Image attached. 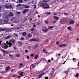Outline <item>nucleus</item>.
I'll return each instance as SVG.
<instances>
[{
    "mask_svg": "<svg viewBox=\"0 0 79 79\" xmlns=\"http://www.w3.org/2000/svg\"><path fill=\"white\" fill-rule=\"evenodd\" d=\"M45 2H44V0L42 2V3L41 4V6H46V5H47V3L45 2Z\"/></svg>",
    "mask_w": 79,
    "mask_h": 79,
    "instance_id": "1",
    "label": "nucleus"
},
{
    "mask_svg": "<svg viewBox=\"0 0 79 79\" xmlns=\"http://www.w3.org/2000/svg\"><path fill=\"white\" fill-rule=\"evenodd\" d=\"M6 44H7V46L9 47H11V45H12V43H11L8 42V41H6Z\"/></svg>",
    "mask_w": 79,
    "mask_h": 79,
    "instance_id": "2",
    "label": "nucleus"
},
{
    "mask_svg": "<svg viewBox=\"0 0 79 79\" xmlns=\"http://www.w3.org/2000/svg\"><path fill=\"white\" fill-rule=\"evenodd\" d=\"M5 7L6 8H10V9H11V8H12V7H11V5H10L8 6H5Z\"/></svg>",
    "mask_w": 79,
    "mask_h": 79,
    "instance_id": "3",
    "label": "nucleus"
},
{
    "mask_svg": "<svg viewBox=\"0 0 79 79\" xmlns=\"http://www.w3.org/2000/svg\"><path fill=\"white\" fill-rule=\"evenodd\" d=\"M1 51L4 53V54H8V52L4 50L3 49H1Z\"/></svg>",
    "mask_w": 79,
    "mask_h": 79,
    "instance_id": "4",
    "label": "nucleus"
},
{
    "mask_svg": "<svg viewBox=\"0 0 79 79\" xmlns=\"http://www.w3.org/2000/svg\"><path fill=\"white\" fill-rule=\"evenodd\" d=\"M45 73H42L38 77V78H40V77H41L43 75H44V74H45Z\"/></svg>",
    "mask_w": 79,
    "mask_h": 79,
    "instance_id": "5",
    "label": "nucleus"
},
{
    "mask_svg": "<svg viewBox=\"0 0 79 79\" xmlns=\"http://www.w3.org/2000/svg\"><path fill=\"white\" fill-rule=\"evenodd\" d=\"M42 31L43 32H48V29L47 28H46L45 29H42Z\"/></svg>",
    "mask_w": 79,
    "mask_h": 79,
    "instance_id": "6",
    "label": "nucleus"
},
{
    "mask_svg": "<svg viewBox=\"0 0 79 79\" xmlns=\"http://www.w3.org/2000/svg\"><path fill=\"white\" fill-rule=\"evenodd\" d=\"M30 42H34L37 41V40L34 39H31L29 40Z\"/></svg>",
    "mask_w": 79,
    "mask_h": 79,
    "instance_id": "7",
    "label": "nucleus"
},
{
    "mask_svg": "<svg viewBox=\"0 0 79 79\" xmlns=\"http://www.w3.org/2000/svg\"><path fill=\"white\" fill-rule=\"evenodd\" d=\"M18 43L19 46H21L23 44V43L20 41H18Z\"/></svg>",
    "mask_w": 79,
    "mask_h": 79,
    "instance_id": "8",
    "label": "nucleus"
},
{
    "mask_svg": "<svg viewBox=\"0 0 79 79\" xmlns=\"http://www.w3.org/2000/svg\"><path fill=\"white\" fill-rule=\"evenodd\" d=\"M54 19H56V20H59V17H58L57 16H54Z\"/></svg>",
    "mask_w": 79,
    "mask_h": 79,
    "instance_id": "9",
    "label": "nucleus"
},
{
    "mask_svg": "<svg viewBox=\"0 0 79 79\" xmlns=\"http://www.w3.org/2000/svg\"><path fill=\"white\" fill-rule=\"evenodd\" d=\"M70 24H73L74 23V20H72L70 22Z\"/></svg>",
    "mask_w": 79,
    "mask_h": 79,
    "instance_id": "10",
    "label": "nucleus"
},
{
    "mask_svg": "<svg viewBox=\"0 0 79 79\" xmlns=\"http://www.w3.org/2000/svg\"><path fill=\"white\" fill-rule=\"evenodd\" d=\"M8 46L7 44H5V46L3 47V48L5 49H6V48H8Z\"/></svg>",
    "mask_w": 79,
    "mask_h": 79,
    "instance_id": "11",
    "label": "nucleus"
},
{
    "mask_svg": "<svg viewBox=\"0 0 79 79\" xmlns=\"http://www.w3.org/2000/svg\"><path fill=\"white\" fill-rule=\"evenodd\" d=\"M35 67V65H34V64H32L31 65L30 68L31 69H32V68H34Z\"/></svg>",
    "mask_w": 79,
    "mask_h": 79,
    "instance_id": "12",
    "label": "nucleus"
},
{
    "mask_svg": "<svg viewBox=\"0 0 79 79\" xmlns=\"http://www.w3.org/2000/svg\"><path fill=\"white\" fill-rule=\"evenodd\" d=\"M11 37V36H7L6 37L5 39H10Z\"/></svg>",
    "mask_w": 79,
    "mask_h": 79,
    "instance_id": "13",
    "label": "nucleus"
},
{
    "mask_svg": "<svg viewBox=\"0 0 79 79\" xmlns=\"http://www.w3.org/2000/svg\"><path fill=\"white\" fill-rule=\"evenodd\" d=\"M23 0H18L17 3H22Z\"/></svg>",
    "mask_w": 79,
    "mask_h": 79,
    "instance_id": "14",
    "label": "nucleus"
},
{
    "mask_svg": "<svg viewBox=\"0 0 79 79\" xmlns=\"http://www.w3.org/2000/svg\"><path fill=\"white\" fill-rule=\"evenodd\" d=\"M28 37H32V34L31 33H28Z\"/></svg>",
    "mask_w": 79,
    "mask_h": 79,
    "instance_id": "15",
    "label": "nucleus"
},
{
    "mask_svg": "<svg viewBox=\"0 0 79 79\" xmlns=\"http://www.w3.org/2000/svg\"><path fill=\"white\" fill-rule=\"evenodd\" d=\"M10 67L9 66L7 67L5 69L6 71H8L9 69H10Z\"/></svg>",
    "mask_w": 79,
    "mask_h": 79,
    "instance_id": "16",
    "label": "nucleus"
},
{
    "mask_svg": "<svg viewBox=\"0 0 79 79\" xmlns=\"http://www.w3.org/2000/svg\"><path fill=\"white\" fill-rule=\"evenodd\" d=\"M27 11H28V10L27 9H26L24 10L23 11V13H26V12H27Z\"/></svg>",
    "mask_w": 79,
    "mask_h": 79,
    "instance_id": "17",
    "label": "nucleus"
},
{
    "mask_svg": "<svg viewBox=\"0 0 79 79\" xmlns=\"http://www.w3.org/2000/svg\"><path fill=\"white\" fill-rule=\"evenodd\" d=\"M53 28V26H48V29H51L52 28Z\"/></svg>",
    "mask_w": 79,
    "mask_h": 79,
    "instance_id": "18",
    "label": "nucleus"
},
{
    "mask_svg": "<svg viewBox=\"0 0 79 79\" xmlns=\"http://www.w3.org/2000/svg\"><path fill=\"white\" fill-rule=\"evenodd\" d=\"M52 74H53V73H54V72H55V69H54V68L52 69Z\"/></svg>",
    "mask_w": 79,
    "mask_h": 79,
    "instance_id": "19",
    "label": "nucleus"
},
{
    "mask_svg": "<svg viewBox=\"0 0 79 79\" xmlns=\"http://www.w3.org/2000/svg\"><path fill=\"white\" fill-rule=\"evenodd\" d=\"M11 41L13 44H15V40H11Z\"/></svg>",
    "mask_w": 79,
    "mask_h": 79,
    "instance_id": "20",
    "label": "nucleus"
},
{
    "mask_svg": "<svg viewBox=\"0 0 79 79\" xmlns=\"http://www.w3.org/2000/svg\"><path fill=\"white\" fill-rule=\"evenodd\" d=\"M38 58V55L37 54H36L35 55V59H37Z\"/></svg>",
    "mask_w": 79,
    "mask_h": 79,
    "instance_id": "21",
    "label": "nucleus"
},
{
    "mask_svg": "<svg viewBox=\"0 0 79 79\" xmlns=\"http://www.w3.org/2000/svg\"><path fill=\"white\" fill-rule=\"evenodd\" d=\"M22 35L23 36L26 35V32H23L22 33Z\"/></svg>",
    "mask_w": 79,
    "mask_h": 79,
    "instance_id": "22",
    "label": "nucleus"
},
{
    "mask_svg": "<svg viewBox=\"0 0 79 79\" xmlns=\"http://www.w3.org/2000/svg\"><path fill=\"white\" fill-rule=\"evenodd\" d=\"M45 15H51V12H48L45 13Z\"/></svg>",
    "mask_w": 79,
    "mask_h": 79,
    "instance_id": "23",
    "label": "nucleus"
},
{
    "mask_svg": "<svg viewBox=\"0 0 79 79\" xmlns=\"http://www.w3.org/2000/svg\"><path fill=\"white\" fill-rule=\"evenodd\" d=\"M30 7V6H25V8H29Z\"/></svg>",
    "mask_w": 79,
    "mask_h": 79,
    "instance_id": "24",
    "label": "nucleus"
},
{
    "mask_svg": "<svg viewBox=\"0 0 79 79\" xmlns=\"http://www.w3.org/2000/svg\"><path fill=\"white\" fill-rule=\"evenodd\" d=\"M13 15V14L12 13H9V16H12Z\"/></svg>",
    "mask_w": 79,
    "mask_h": 79,
    "instance_id": "25",
    "label": "nucleus"
},
{
    "mask_svg": "<svg viewBox=\"0 0 79 79\" xmlns=\"http://www.w3.org/2000/svg\"><path fill=\"white\" fill-rule=\"evenodd\" d=\"M67 29L68 30H70L71 29V27H67Z\"/></svg>",
    "mask_w": 79,
    "mask_h": 79,
    "instance_id": "26",
    "label": "nucleus"
},
{
    "mask_svg": "<svg viewBox=\"0 0 79 79\" xmlns=\"http://www.w3.org/2000/svg\"><path fill=\"white\" fill-rule=\"evenodd\" d=\"M13 35L15 37H17V36H18V35L16 34V33H14L13 34Z\"/></svg>",
    "mask_w": 79,
    "mask_h": 79,
    "instance_id": "27",
    "label": "nucleus"
},
{
    "mask_svg": "<svg viewBox=\"0 0 79 79\" xmlns=\"http://www.w3.org/2000/svg\"><path fill=\"white\" fill-rule=\"evenodd\" d=\"M23 73H24V72H21V73L20 74V76H23Z\"/></svg>",
    "mask_w": 79,
    "mask_h": 79,
    "instance_id": "28",
    "label": "nucleus"
},
{
    "mask_svg": "<svg viewBox=\"0 0 79 79\" xmlns=\"http://www.w3.org/2000/svg\"><path fill=\"white\" fill-rule=\"evenodd\" d=\"M78 76H79V74H78V73H77V74H76V75H75V77H78Z\"/></svg>",
    "mask_w": 79,
    "mask_h": 79,
    "instance_id": "29",
    "label": "nucleus"
},
{
    "mask_svg": "<svg viewBox=\"0 0 79 79\" xmlns=\"http://www.w3.org/2000/svg\"><path fill=\"white\" fill-rule=\"evenodd\" d=\"M50 0H43V2H49Z\"/></svg>",
    "mask_w": 79,
    "mask_h": 79,
    "instance_id": "30",
    "label": "nucleus"
},
{
    "mask_svg": "<svg viewBox=\"0 0 79 79\" xmlns=\"http://www.w3.org/2000/svg\"><path fill=\"white\" fill-rule=\"evenodd\" d=\"M24 39V38L23 37H21V38L20 39V40H23Z\"/></svg>",
    "mask_w": 79,
    "mask_h": 79,
    "instance_id": "31",
    "label": "nucleus"
},
{
    "mask_svg": "<svg viewBox=\"0 0 79 79\" xmlns=\"http://www.w3.org/2000/svg\"><path fill=\"white\" fill-rule=\"evenodd\" d=\"M34 28H33L31 29V31H34Z\"/></svg>",
    "mask_w": 79,
    "mask_h": 79,
    "instance_id": "32",
    "label": "nucleus"
},
{
    "mask_svg": "<svg viewBox=\"0 0 79 79\" xmlns=\"http://www.w3.org/2000/svg\"><path fill=\"white\" fill-rule=\"evenodd\" d=\"M45 23L46 24H48V22L47 21H45Z\"/></svg>",
    "mask_w": 79,
    "mask_h": 79,
    "instance_id": "33",
    "label": "nucleus"
},
{
    "mask_svg": "<svg viewBox=\"0 0 79 79\" xmlns=\"http://www.w3.org/2000/svg\"><path fill=\"white\" fill-rule=\"evenodd\" d=\"M62 45H63V47H66V45L65 44H62Z\"/></svg>",
    "mask_w": 79,
    "mask_h": 79,
    "instance_id": "34",
    "label": "nucleus"
},
{
    "mask_svg": "<svg viewBox=\"0 0 79 79\" xmlns=\"http://www.w3.org/2000/svg\"><path fill=\"white\" fill-rule=\"evenodd\" d=\"M21 6V4H19V5H17V7H18V6Z\"/></svg>",
    "mask_w": 79,
    "mask_h": 79,
    "instance_id": "35",
    "label": "nucleus"
},
{
    "mask_svg": "<svg viewBox=\"0 0 79 79\" xmlns=\"http://www.w3.org/2000/svg\"><path fill=\"white\" fill-rule=\"evenodd\" d=\"M64 15H65V16H66L67 15H68V13H64Z\"/></svg>",
    "mask_w": 79,
    "mask_h": 79,
    "instance_id": "36",
    "label": "nucleus"
},
{
    "mask_svg": "<svg viewBox=\"0 0 79 79\" xmlns=\"http://www.w3.org/2000/svg\"><path fill=\"white\" fill-rule=\"evenodd\" d=\"M59 47H63V44H60L59 45Z\"/></svg>",
    "mask_w": 79,
    "mask_h": 79,
    "instance_id": "37",
    "label": "nucleus"
},
{
    "mask_svg": "<svg viewBox=\"0 0 79 79\" xmlns=\"http://www.w3.org/2000/svg\"><path fill=\"white\" fill-rule=\"evenodd\" d=\"M59 42H58V41H57L56 42V44H57V45H59V44L58 43Z\"/></svg>",
    "mask_w": 79,
    "mask_h": 79,
    "instance_id": "38",
    "label": "nucleus"
},
{
    "mask_svg": "<svg viewBox=\"0 0 79 79\" xmlns=\"http://www.w3.org/2000/svg\"><path fill=\"white\" fill-rule=\"evenodd\" d=\"M49 7L48 6V7H44V9H45L46 8H48Z\"/></svg>",
    "mask_w": 79,
    "mask_h": 79,
    "instance_id": "39",
    "label": "nucleus"
},
{
    "mask_svg": "<svg viewBox=\"0 0 79 79\" xmlns=\"http://www.w3.org/2000/svg\"><path fill=\"white\" fill-rule=\"evenodd\" d=\"M56 23V21H54L53 22V23L54 24H55V23Z\"/></svg>",
    "mask_w": 79,
    "mask_h": 79,
    "instance_id": "40",
    "label": "nucleus"
},
{
    "mask_svg": "<svg viewBox=\"0 0 79 79\" xmlns=\"http://www.w3.org/2000/svg\"><path fill=\"white\" fill-rule=\"evenodd\" d=\"M64 73H68V71H64Z\"/></svg>",
    "mask_w": 79,
    "mask_h": 79,
    "instance_id": "41",
    "label": "nucleus"
},
{
    "mask_svg": "<svg viewBox=\"0 0 79 79\" xmlns=\"http://www.w3.org/2000/svg\"><path fill=\"white\" fill-rule=\"evenodd\" d=\"M51 61V60H48V62H49V63H50Z\"/></svg>",
    "mask_w": 79,
    "mask_h": 79,
    "instance_id": "42",
    "label": "nucleus"
},
{
    "mask_svg": "<svg viewBox=\"0 0 79 79\" xmlns=\"http://www.w3.org/2000/svg\"><path fill=\"white\" fill-rule=\"evenodd\" d=\"M27 59H29V56H27Z\"/></svg>",
    "mask_w": 79,
    "mask_h": 79,
    "instance_id": "43",
    "label": "nucleus"
},
{
    "mask_svg": "<svg viewBox=\"0 0 79 79\" xmlns=\"http://www.w3.org/2000/svg\"><path fill=\"white\" fill-rule=\"evenodd\" d=\"M43 52H45V49H43Z\"/></svg>",
    "mask_w": 79,
    "mask_h": 79,
    "instance_id": "44",
    "label": "nucleus"
},
{
    "mask_svg": "<svg viewBox=\"0 0 79 79\" xmlns=\"http://www.w3.org/2000/svg\"><path fill=\"white\" fill-rule=\"evenodd\" d=\"M34 56V54H31V56Z\"/></svg>",
    "mask_w": 79,
    "mask_h": 79,
    "instance_id": "45",
    "label": "nucleus"
},
{
    "mask_svg": "<svg viewBox=\"0 0 79 79\" xmlns=\"http://www.w3.org/2000/svg\"><path fill=\"white\" fill-rule=\"evenodd\" d=\"M40 23H37V25H39V24H40Z\"/></svg>",
    "mask_w": 79,
    "mask_h": 79,
    "instance_id": "46",
    "label": "nucleus"
},
{
    "mask_svg": "<svg viewBox=\"0 0 79 79\" xmlns=\"http://www.w3.org/2000/svg\"><path fill=\"white\" fill-rule=\"evenodd\" d=\"M27 52H28V51H27V50H26L25 51V52H26V53H27Z\"/></svg>",
    "mask_w": 79,
    "mask_h": 79,
    "instance_id": "47",
    "label": "nucleus"
},
{
    "mask_svg": "<svg viewBox=\"0 0 79 79\" xmlns=\"http://www.w3.org/2000/svg\"><path fill=\"white\" fill-rule=\"evenodd\" d=\"M14 18H12L11 20H12V21H13V20L14 19Z\"/></svg>",
    "mask_w": 79,
    "mask_h": 79,
    "instance_id": "48",
    "label": "nucleus"
},
{
    "mask_svg": "<svg viewBox=\"0 0 79 79\" xmlns=\"http://www.w3.org/2000/svg\"><path fill=\"white\" fill-rule=\"evenodd\" d=\"M48 40H46V42H48Z\"/></svg>",
    "mask_w": 79,
    "mask_h": 79,
    "instance_id": "49",
    "label": "nucleus"
},
{
    "mask_svg": "<svg viewBox=\"0 0 79 79\" xmlns=\"http://www.w3.org/2000/svg\"><path fill=\"white\" fill-rule=\"evenodd\" d=\"M77 26H79V23L77 24Z\"/></svg>",
    "mask_w": 79,
    "mask_h": 79,
    "instance_id": "50",
    "label": "nucleus"
},
{
    "mask_svg": "<svg viewBox=\"0 0 79 79\" xmlns=\"http://www.w3.org/2000/svg\"><path fill=\"white\" fill-rule=\"evenodd\" d=\"M48 77H45V79H48Z\"/></svg>",
    "mask_w": 79,
    "mask_h": 79,
    "instance_id": "51",
    "label": "nucleus"
},
{
    "mask_svg": "<svg viewBox=\"0 0 79 79\" xmlns=\"http://www.w3.org/2000/svg\"><path fill=\"white\" fill-rule=\"evenodd\" d=\"M23 65V64H20V65L21 66H22Z\"/></svg>",
    "mask_w": 79,
    "mask_h": 79,
    "instance_id": "52",
    "label": "nucleus"
},
{
    "mask_svg": "<svg viewBox=\"0 0 79 79\" xmlns=\"http://www.w3.org/2000/svg\"><path fill=\"white\" fill-rule=\"evenodd\" d=\"M53 73H51L50 74V76H52V75H53Z\"/></svg>",
    "mask_w": 79,
    "mask_h": 79,
    "instance_id": "53",
    "label": "nucleus"
},
{
    "mask_svg": "<svg viewBox=\"0 0 79 79\" xmlns=\"http://www.w3.org/2000/svg\"><path fill=\"white\" fill-rule=\"evenodd\" d=\"M24 1H25V2H27V1H28V0H24Z\"/></svg>",
    "mask_w": 79,
    "mask_h": 79,
    "instance_id": "54",
    "label": "nucleus"
},
{
    "mask_svg": "<svg viewBox=\"0 0 79 79\" xmlns=\"http://www.w3.org/2000/svg\"><path fill=\"white\" fill-rule=\"evenodd\" d=\"M76 60V58H73V60Z\"/></svg>",
    "mask_w": 79,
    "mask_h": 79,
    "instance_id": "55",
    "label": "nucleus"
},
{
    "mask_svg": "<svg viewBox=\"0 0 79 79\" xmlns=\"http://www.w3.org/2000/svg\"><path fill=\"white\" fill-rule=\"evenodd\" d=\"M20 77H20V76L18 77V79H19V78H20Z\"/></svg>",
    "mask_w": 79,
    "mask_h": 79,
    "instance_id": "56",
    "label": "nucleus"
},
{
    "mask_svg": "<svg viewBox=\"0 0 79 79\" xmlns=\"http://www.w3.org/2000/svg\"><path fill=\"white\" fill-rule=\"evenodd\" d=\"M78 66H79V62H78Z\"/></svg>",
    "mask_w": 79,
    "mask_h": 79,
    "instance_id": "57",
    "label": "nucleus"
},
{
    "mask_svg": "<svg viewBox=\"0 0 79 79\" xmlns=\"http://www.w3.org/2000/svg\"><path fill=\"white\" fill-rule=\"evenodd\" d=\"M15 76H16V75H14V77H15Z\"/></svg>",
    "mask_w": 79,
    "mask_h": 79,
    "instance_id": "58",
    "label": "nucleus"
},
{
    "mask_svg": "<svg viewBox=\"0 0 79 79\" xmlns=\"http://www.w3.org/2000/svg\"><path fill=\"white\" fill-rule=\"evenodd\" d=\"M33 27H35V24L34 25Z\"/></svg>",
    "mask_w": 79,
    "mask_h": 79,
    "instance_id": "59",
    "label": "nucleus"
},
{
    "mask_svg": "<svg viewBox=\"0 0 79 79\" xmlns=\"http://www.w3.org/2000/svg\"><path fill=\"white\" fill-rule=\"evenodd\" d=\"M35 48H37V46H36Z\"/></svg>",
    "mask_w": 79,
    "mask_h": 79,
    "instance_id": "60",
    "label": "nucleus"
},
{
    "mask_svg": "<svg viewBox=\"0 0 79 79\" xmlns=\"http://www.w3.org/2000/svg\"><path fill=\"white\" fill-rule=\"evenodd\" d=\"M34 8H36V6L34 5Z\"/></svg>",
    "mask_w": 79,
    "mask_h": 79,
    "instance_id": "61",
    "label": "nucleus"
},
{
    "mask_svg": "<svg viewBox=\"0 0 79 79\" xmlns=\"http://www.w3.org/2000/svg\"><path fill=\"white\" fill-rule=\"evenodd\" d=\"M31 20H32V19L31 18V19H30V21H31Z\"/></svg>",
    "mask_w": 79,
    "mask_h": 79,
    "instance_id": "62",
    "label": "nucleus"
},
{
    "mask_svg": "<svg viewBox=\"0 0 79 79\" xmlns=\"http://www.w3.org/2000/svg\"><path fill=\"white\" fill-rule=\"evenodd\" d=\"M76 40H79V38H77Z\"/></svg>",
    "mask_w": 79,
    "mask_h": 79,
    "instance_id": "63",
    "label": "nucleus"
},
{
    "mask_svg": "<svg viewBox=\"0 0 79 79\" xmlns=\"http://www.w3.org/2000/svg\"><path fill=\"white\" fill-rule=\"evenodd\" d=\"M38 18H39V17H40V15H38Z\"/></svg>",
    "mask_w": 79,
    "mask_h": 79,
    "instance_id": "64",
    "label": "nucleus"
}]
</instances>
